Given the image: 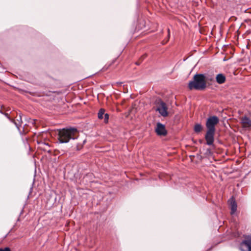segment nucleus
Returning <instances> with one entry per match:
<instances>
[{
	"mask_svg": "<svg viewBox=\"0 0 251 251\" xmlns=\"http://www.w3.org/2000/svg\"><path fill=\"white\" fill-rule=\"evenodd\" d=\"M241 123L244 127H250L251 126V120L246 116L241 119Z\"/></svg>",
	"mask_w": 251,
	"mask_h": 251,
	"instance_id": "1a4fd4ad",
	"label": "nucleus"
},
{
	"mask_svg": "<svg viewBox=\"0 0 251 251\" xmlns=\"http://www.w3.org/2000/svg\"><path fill=\"white\" fill-rule=\"evenodd\" d=\"M104 121L105 123H107L109 119V115L107 113H105L104 114Z\"/></svg>",
	"mask_w": 251,
	"mask_h": 251,
	"instance_id": "4468645a",
	"label": "nucleus"
},
{
	"mask_svg": "<svg viewBox=\"0 0 251 251\" xmlns=\"http://www.w3.org/2000/svg\"><path fill=\"white\" fill-rule=\"evenodd\" d=\"M240 249L242 251H251V236L245 237L240 244Z\"/></svg>",
	"mask_w": 251,
	"mask_h": 251,
	"instance_id": "39448f33",
	"label": "nucleus"
},
{
	"mask_svg": "<svg viewBox=\"0 0 251 251\" xmlns=\"http://www.w3.org/2000/svg\"><path fill=\"white\" fill-rule=\"evenodd\" d=\"M3 114V115H5V116H6V117L7 118V119H8L10 121H11V122H12L13 123H14V124L15 125V126H16V127H17V128H18L19 130L20 129H19V127L18 125H17V124L16 123V122L14 120H13L11 119L9 117V116H8V114L7 113L3 112V114Z\"/></svg>",
	"mask_w": 251,
	"mask_h": 251,
	"instance_id": "ddd939ff",
	"label": "nucleus"
},
{
	"mask_svg": "<svg viewBox=\"0 0 251 251\" xmlns=\"http://www.w3.org/2000/svg\"><path fill=\"white\" fill-rule=\"evenodd\" d=\"M155 104L157 106L156 110L163 117H165L168 115V107L165 102L160 99L156 100Z\"/></svg>",
	"mask_w": 251,
	"mask_h": 251,
	"instance_id": "20e7f679",
	"label": "nucleus"
},
{
	"mask_svg": "<svg viewBox=\"0 0 251 251\" xmlns=\"http://www.w3.org/2000/svg\"><path fill=\"white\" fill-rule=\"evenodd\" d=\"M0 251H10V249L8 247H6L4 249L0 248Z\"/></svg>",
	"mask_w": 251,
	"mask_h": 251,
	"instance_id": "2eb2a0df",
	"label": "nucleus"
},
{
	"mask_svg": "<svg viewBox=\"0 0 251 251\" xmlns=\"http://www.w3.org/2000/svg\"><path fill=\"white\" fill-rule=\"evenodd\" d=\"M168 32H169L168 37L169 38V36H170V29H168Z\"/></svg>",
	"mask_w": 251,
	"mask_h": 251,
	"instance_id": "dca6fc26",
	"label": "nucleus"
},
{
	"mask_svg": "<svg viewBox=\"0 0 251 251\" xmlns=\"http://www.w3.org/2000/svg\"><path fill=\"white\" fill-rule=\"evenodd\" d=\"M188 87L190 90H202L206 87V78L203 74H196L193 77V80L190 81Z\"/></svg>",
	"mask_w": 251,
	"mask_h": 251,
	"instance_id": "7ed1b4c3",
	"label": "nucleus"
},
{
	"mask_svg": "<svg viewBox=\"0 0 251 251\" xmlns=\"http://www.w3.org/2000/svg\"><path fill=\"white\" fill-rule=\"evenodd\" d=\"M40 147L43 148V149L45 151H47L50 146L48 143H45L44 142H41L40 143Z\"/></svg>",
	"mask_w": 251,
	"mask_h": 251,
	"instance_id": "9b49d317",
	"label": "nucleus"
},
{
	"mask_svg": "<svg viewBox=\"0 0 251 251\" xmlns=\"http://www.w3.org/2000/svg\"><path fill=\"white\" fill-rule=\"evenodd\" d=\"M78 137V133L76 128H63L58 130V140L60 143H66L70 139H76Z\"/></svg>",
	"mask_w": 251,
	"mask_h": 251,
	"instance_id": "f03ea898",
	"label": "nucleus"
},
{
	"mask_svg": "<svg viewBox=\"0 0 251 251\" xmlns=\"http://www.w3.org/2000/svg\"><path fill=\"white\" fill-rule=\"evenodd\" d=\"M202 129V126L200 124H197L195 125L194 130L196 133L200 132Z\"/></svg>",
	"mask_w": 251,
	"mask_h": 251,
	"instance_id": "9d476101",
	"label": "nucleus"
},
{
	"mask_svg": "<svg viewBox=\"0 0 251 251\" xmlns=\"http://www.w3.org/2000/svg\"><path fill=\"white\" fill-rule=\"evenodd\" d=\"M146 55H144V56H143L142 57L145 58L146 57Z\"/></svg>",
	"mask_w": 251,
	"mask_h": 251,
	"instance_id": "6ab92c4d",
	"label": "nucleus"
},
{
	"mask_svg": "<svg viewBox=\"0 0 251 251\" xmlns=\"http://www.w3.org/2000/svg\"><path fill=\"white\" fill-rule=\"evenodd\" d=\"M219 122V119L216 116H210L206 120L205 126L207 130L205 135V139L207 145L210 146L213 144L216 130L215 126Z\"/></svg>",
	"mask_w": 251,
	"mask_h": 251,
	"instance_id": "f257e3e1",
	"label": "nucleus"
},
{
	"mask_svg": "<svg viewBox=\"0 0 251 251\" xmlns=\"http://www.w3.org/2000/svg\"><path fill=\"white\" fill-rule=\"evenodd\" d=\"M230 206V214L233 215L237 210V205L235 199L232 197L228 201Z\"/></svg>",
	"mask_w": 251,
	"mask_h": 251,
	"instance_id": "0eeeda50",
	"label": "nucleus"
},
{
	"mask_svg": "<svg viewBox=\"0 0 251 251\" xmlns=\"http://www.w3.org/2000/svg\"><path fill=\"white\" fill-rule=\"evenodd\" d=\"M105 110L103 109H100L98 114L99 119H102L103 118V115L105 114Z\"/></svg>",
	"mask_w": 251,
	"mask_h": 251,
	"instance_id": "f8f14e48",
	"label": "nucleus"
},
{
	"mask_svg": "<svg viewBox=\"0 0 251 251\" xmlns=\"http://www.w3.org/2000/svg\"><path fill=\"white\" fill-rule=\"evenodd\" d=\"M226 80V76L223 74H219L216 76V82L219 84H222L225 83Z\"/></svg>",
	"mask_w": 251,
	"mask_h": 251,
	"instance_id": "6e6552de",
	"label": "nucleus"
},
{
	"mask_svg": "<svg viewBox=\"0 0 251 251\" xmlns=\"http://www.w3.org/2000/svg\"><path fill=\"white\" fill-rule=\"evenodd\" d=\"M155 132L157 135L161 136H165L167 133L165 126L160 123H158L157 124Z\"/></svg>",
	"mask_w": 251,
	"mask_h": 251,
	"instance_id": "423d86ee",
	"label": "nucleus"
},
{
	"mask_svg": "<svg viewBox=\"0 0 251 251\" xmlns=\"http://www.w3.org/2000/svg\"><path fill=\"white\" fill-rule=\"evenodd\" d=\"M0 113L1 114H3V112H2L0 110Z\"/></svg>",
	"mask_w": 251,
	"mask_h": 251,
	"instance_id": "a211bd4d",
	"label": "nucleus"
},
{
	"mask_svg": "<svg viewBox=\"0 0 251 251\" xmlns=\"http://www.w3.org/2000/svg\"><path fill=\"white\" fill-rule=\"evenodd\" d=\"M207 80H212V78H210V79H209V78H207Z\"/></svg>",
	"mask_w": 251,
	"mask_h": 251,
	"instance_id": "f3484780",
	"label": "nucleus"
}]
</instances>
